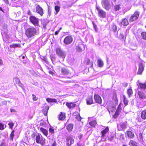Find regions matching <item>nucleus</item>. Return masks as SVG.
<instances>
[{
    "mask_svg": "<svg viewBox=\"0 0 146 146\" xmlns=\"http://www.w3.org/2000/svg\"><path fill=\"white\" fill-rule=\"evenodd\" d=\"M36 30L33 27L28 28L26 31L25 34L27 37L30 38L34 36L36 34Z\"/></svg>",
    "mask_w": 146,
    "mask_h": 146,
    "instance_id": "1",
    "label": "nucleus"
},
{
    "mask_svg": "<svg viewBox=\"0 0 146 146\" xmlns=\"http://www.w3.org/2000/svg\"><path fill=\"white\" fill-rule=\"evenodd\" d=\"M71 71H73V70L70 68H62L61 69V72L63 75H70L72 77V74Z\"/></svg>",
    "mask_w": 146,
    "mask_h": 146,
    "instance_id": "2",
    "label": "nucleus"
},
{
    "mask_svg": "<svg viewBox=\"0 0 146 146\" xmlns=\"http://www.w3.org/2000/svg\"><path fill=\"white\" fill-rule=\"evenodd\" d=\"M36 141L37 143H40L42 145L45 144V139L41 135L38 134L36 136Z\"/></svg>",
    "mask_w": 146,
    "mask_h": 146,
    "instance_id": "3",
    "label": "nucleus"
},
{
    "mask_svg": "<svg viewBox=\"0 0 146 146\" xmlns=\"http://www.w3.org/2000/svg\"><path fill=\"white\" fill-rule=\"evenodd\" d=\"M29 20L35 26L39 25V19L34 16H31L29 17Z\"/></svg>",
    "mask_w": 146,
    "mask_h": 146,
    "instance_id": "4",
    "label": "nucleus"
},
{
    "mask_svg": "<svg viewBox=\"0 0 146 146\" xmlns=\"http://www.w3.org/2000/svg\"><path fill=\"white\" fill-rule=\"evenodd\" d=\"M73 40L72 37L71 35L66 36L64 39L63 42L66 45H69L71 43Z\"/></svg>",
    "mask_w": 146,
    "mask_h": 146,
    "instance_id": "5",
    "label": "nucleus"
},
{
    "mask_svg": "<svg viewBox=\"0 0 146 146\" xmlns=\"http://www.w3.org/2000/svg\"><path fill=\"white\" fill-rule=\"evenodd\" d=\"M96 9L98 12L99 16L102 18H104L106 17V14L104 11L100 8L96 6Z\"/></svg>",
    "mask_w": 146,
    "mask_h": 146,
    "instance_id": "6",
    "label": "nucleus"
},
{
    "mask_svg": "<svg viewBox=\"0 0 146 146\" xmlns=\"http://www.w3.org/2000/svg\"><path fill=\"white\" fill-rule=\"evenodd\" d=\"M139 15V13L138 11L135 12L130 17L129 21L133 22L137 19Z\"/></svg>",
    "mask_w": 146,
    "mask_h": 146,
    "instance_id": "7",
    "label": "nucleus"
},
{
    "mask_svg": "<svg viewBox=\"0 0 146 146\" xmlns=\"http://www.w3.org/2000/svg\"><path fill=\"white\" fill-rule=\"evenodd\" d=\"M36 10L37 13L39 14L40 16H42L44 14L43 10L39 5H37L36 6Z\"/></svg>",
    "mask_w": 146,
    "mask_h": 146,
    "instance_id": "8",
    "label": "nucleus"
},
{
    "mask_svg": "<svg viewBox=\"0 0 146 146\" xmlns=\"http://www.w3.org/2000/svg\"><path fill=\"white\" fill-rule=\"evenodd\" d=\"M56 52L57 54L59 56L63 58H65V54L64 53L60 48H58L56 49Z\"/></svg>",
    "mask_w": 146,
    "mask_h": 146,
    "instance_id": "9",
    "label": "nucleus"
},
{
    "mask_svg": "<svg viewBox=\"0 0 146 146\" xmlns=\"http://www.w3.org/2000/svg\"><path fill=\"white\" fill-rule=\"evenodd\" d=\"M102 4L103 7L105 8L106 10H108L109 9V4L108 0H102Z\"/></svg>",
    "mask_w": 146,
    "mask_h": 146,
    "instance_id": "10",
    "label": "nucleus"
},
{
    "mask_svg": "<svg viewBox=\"0 0 146 146\" xmlns=\"http://www.w3.org/2000/svg\"><path fill=\"white\" fill-rule=\"evenodd\" d=\"M66 146H70L74 142V139L71 137H68L66 139Z\"/></svg>",
    "mask_w": 146,
    "mask_h": 146,
    "instance_id": "11",
    "label": "nucleus"
},
{
    "mask_svg": "<svg viewBox=\"0 0 146 146\" xmlns=\"http://www.w3.org/2000/svg\"><path fill=\"white\" fill-rule=\"evenodd\" d=\"M94 99L97 103L101 104L102 102V100L101 97L98 95L95 94L94 96Z\"/></svg>",
    "mask_w": 146,
    "mask_h": 146,
    "instance_id": "12",
    "label": "nucleus"
},
{
    "mask_svg": "<svg viewBox=\"0 0 146 146\" xmlns=\"http://www.w3.org/2000/svg\"><path fill=\"white\" fill-rule=\"evenodd\" d=\"M144 69L143 65L142 63H140L139 64V67L137 74H141Z\"/></svg>",
    "mask_w": 146,
    "mask_h": 146,
    "instance_id": "13",
    "label": "nucleus"
},
{
    "mask_svg": "<svg viewBox=\"0 0 146 146\" xmlns=\"http://www.w3.org/2000/svg\"><path fill=\"white\" fill-rule=\"evenodd\" d=\"M138 94L139 98L141 99H144L146 98V96L144 93L141 91H139L138 92Z\"/></svg>",
    "mask_w": 146,
    "mask_h": 146,
    "instance_id": "14",
    "label": "nucleus"
},
{
    "mask_svg": "<svg viewBox=\"0 0 146 146\" xmlns=\"http://www.w3.org/2000/svg\"><path fill=\"white\" fill-rule=\"evenodd\" d=\"M146 82L144 84L140 83L139 81L137 82V84L141 89H145L146 88Z\"/></svg>",
    "mask_w": 146,
    "mask_h": 146,
    "instance_id": "15",
    "label": "nucleus"
},
{
    "mask_svg": "<svg viewBox=\"0 0 146 146\" xmlns=\"http://www.w3.org/2000/svg\"><path fill=\"white\" fill-rule=\"evenodd\" d=\"M87 104L88 105H90L93 103V100L92 96H89L86 100Z\"/></svg>",
    "mask_w": 146,
    "mask_h": 146,
    "instance_id": "16",
    "label": "nucleus"
},
{
    "mask_svg": "<svg viewBox=\"0 0 146 146\" xmlns=\"http://www.w3.org/2000/svg\"><path fill=\"white\" fill-rule=\"evenodd\" d=\"M121 110V104H120L118 106V107L115 112L114 116H118L120 113Z\"/></svg>",
    "mask_w": 146,
    "mask_h": 146,
    "instance_id": "17",
    "label": "nucleus"
},
{
    "mask_svg": "<svg viewBox=\"0 0 146 146\" xmlns=\"http://www.w3.org/2000/svg\"><path fill=\"white\" fill-rule=\"evenodd\" d=\"M126 121L120 123V126L121 128V130H125L127 128V126L126 125Z\"/></svg>",
    "mask_w": 146,
    "mask_h": 146,
    "instance_id": "18",
    "label": "nucleus"
},
{
    "mask_svg": "<svg viewBox=\"0 0 146 146\" xmlns=\"http://www.w3.org/2000/svg\"><path fill=\"white\" fill-rule=\"evenodd\" d=\"M13 81L17 84H18L20 86L22 87V84L21 83L19 79L18 78L16 77L14 78L13 79Z\"/></svg>",
    "mask_w": 146,
    "mask_h": 146,
    "instance_id": "19",
    "label": "nucleus"
},
{
    "mask_svg": "<svg viewBox=\"0 0 146 146\" xmlns=\"http://www.w3.org/2000/svg\"><path fill=\"white\" fill-rule=\"evenodd\" d=\"M109 131V129L108 127H107L106 128L101 132V133L102 137L105 136L106 134Z\"/></svg>",
    "mask_w": 146,
    "mask_h": 146,
    "instance_id": "20",
    "label": "nucleus"
},
{
    "mask_svg": "<svg viewBox=\"0 0 146 146\" xmlns=\"http://www.w3.org/2000/svg\"><path fill=\"white\" fill-rule=\"evenodd\" d=\"M66 105L68 108L70 109L75 107L76 104L74 103L67 102Z\"/></svg>",
    "mask_w": 146,
    "mask_h": 146,
    "instance_id": "21",
    "label": "nucleus"
},
{
    "mask_svg": "<svg viewBox=\"0 0 146 146\" xmlns=\"http://www.w3.org/2000/svg\"><path fill=\"white\" fill-rule=\"evenodd\" d=\"M124 32H122L121 33L119 36V38L120 39L123 40L124 39H125L126 37V34L124 35Z\"/></svg>",
    "mask_w": 146,
    "mask_h": 146,
    "instance_id": "22",
    "label": "nucleus"
},
{
    "mask_svg": "<svg viewBox=\"0 0 146 146\" xmlns=\"http://www.w3.org/2000/svg\"><path fill=\"white\" fill-rule=\"evenodd\" d=\"M40 130L43 134L46 136H47L48 135V131L47 130L42 127H41L40 128Z\"/></svg>",
    "mask_w": 146,
    "mask_h": 146,
    "instance_id": "23",
    "label": "nucleus"
},
{
    "mask_svg": "<svg viewBox=\"0 0 146 146\" xmlns=\"http://www.w3.org/2000/svg\"><path fill=\"white\" fill-rule=\"evenodd\" d=\"M127 135L128 137L132 138L134 137V134L130 131H128L127 132Z\"/></svg>",
    "mask_w": 146,
    "mask_h": 146,
    "instance_id": "24",
    "label": "nucleus"
},
{
    "mask_svg": "<svg viewBox=\"0 0 146 146\" xmlns=\"http://www.w3.org/2000/svg\"><path fill=\"white\" fill-rule=\"evenodd\" d=\"M49 109V107L48 106H45L43 110V112L44 115L46 116L47 115V112Z\"/></svg>",
    "mask_w": 146,
    "mask_h": 146,
    "instance_id": "25",
    "label": "nucleus"
},
{
    "mask_svg": "<svg viewBox=\"0 0 146 146\" xmlns=\"http://www.w3.org/2000/svg\"><path fill=\"white\" fill-rule=\"evenodd\" d=\"M98 66L99 67H102L104 65L103 61L101 59H98L97 60Z\"/></svg>",
    "mask_w": 146,
    "mask_h": 146,
    "instance_id": "26",
    "label": "nucleus"
},
{
    "mask_svg": "<svg viewBox=\"0 0 146 146\" xmlns=\"http://www.w3.org/2000/svg\"><path fill=\"white\" fill-rule=\"evenodd\" d=\"M10 48H20L21 47V45L19 44H13L10 45Z\"/></svg>",
    "mask_w": 146,
    "mask_h": 146,
    "instance_id": "27",
    "label": "nucleus"
},
{
    "mask_svg": "<svg viewBox=\"0 0 146 146\" xmlns=\"http://www.w3.org/2000/svg\"><path fill=\"white\" fill-rule=\"evenodd\" d=\"M73 127V125L72 124H69L66 127V128L69 131H72Z\"/></svg>",
    "mask_w": 146,
    "mask_h": 146,
    "instance_id": "28",
    "label": "nucleus"
},
{
    "mask_svg": "<svg viewBox=\"0 0 146 146\" xmlns=\"http://www.w3.org/2000/svg\"><path fill=\"white\" fill-rule=\"evenodd\" d=\"M121 23L123 25L125 26H127L129 24L128 21L126 18L123 19Z\"/></svg>",
    "mask_w": 146,
    "mask_h": 146,
    "instance_id": "29",
    "label": "nucleus"
},
{
    "mask_svg": "<svg viewBox=\"0 0 146 146\" xmlns=\"http://www.w3.org/2000/svg\"><path fill=\"white\" fill-rule=\"evenodd\" d=\"M84 45L82 44L76 47V49L78 52H81L82 51V47H83Z\"/></svg>",
    "mask_w": 146,
    "mask_h": 146,
    "instance_id": "30",
    "label": "nucleus"
},
{
    "mask_svg": "<svg viewBox=\"0 0 146 146\" xmlns=\"http://www.w3.org/2000/svg\"><path fill=\"white\" fill-rule=\"evenodd\" d=\"M65 118V115L64 114L62 113V112L59 115L58 119L59 120H62L64 119Z\"/></svg>",
    "mask_w": 146,
    "mask_h": 146,
    "instance_id": "31",
    "label": "nucleus"
},
{
    "mask_svg": "<svg viewBox=\"0 0 146 146\" xmlns=\"http://www.w3.org/2000/svg\"><path fill=\"white\" fill-rule=\"evenodd\" d=\"M129 145L131 146H137V143L135 141L131 140L129 143Z\"/></svg>",
    "mask_w": 146,
    "mask_h": 146,
    "instance_id": "32",
    "label": "nucleus"
},
{
    "mask_svg": "<svg viewBox=\"0 0 146 146\" xmlns=\"http://www.w3.org/2000/svg\"><path fill=\"white\" fill-rule=\"evenodd\" d=\"M46 101L48 102H56V100L55 99H52L48 98L46 99Z\"/></svg>",
    "mask_w": 146,
    "mask_h": 146,
    "instance_id": "33",
    "label": "nucleus"
},
{
    "mask_svg": "<svg viewBox=\"0 0 146 146\" xmlns=\"http://www.w3.org/2000/svg\"><path fill=\"white\" fill-rule=\"evenodd\" d=\"M138 139L141 142L143 141V134L141 133H139L137 136Z\"/></svg>",
    "mask_w": 146,
    "mask_h": 146,
    "instance_id": "34",
    "label": "nucleus"
},
{
    "mask_svg": "<svg viewBox=\"0 0 146 146\" xmlns=\"http://www.w3.org/2000/svg\"><path fill=\"white\" fill-rule=\"evenodd\" d=\"M141 117L143 119H145L146 118V111H143L141 113Z\"/></svg>",
    "mask_w": 146,
    "mask_h": 146,
    "instance_id": "35",
    "label": "nucleus"
},
{
    "mask_svg": "<svg viewBox=\"0 0 146 146\" xmlns=\"http://www.w3.org/2000/svg\"><path fill=\"white\" fill-rule=\"evenodd\" d=\"M141 36L143 39L146 40V32H142L141 33Z\"/></svg>",
    "mask_w": 146,
    "mask_h": 146,
    "instance_id": "36",
    "label": "nucleus"
},
{
    "mask_svg": "<svg viewBox=\"0 0 146 146\" xmlns=\"http://www.w3.org/2000/svg\"><path fill=\"white\" fill-rule=\"evenodd\" d=\"M54 9L56 11V12L54 13V14H57L59 11L60 7L56 5L55 6Z\"/></svg>",
    "mask_w": 146,
    "mask_h": 146,
    "instance_id": "37",
    "label": "nucleus"
},
{
    "mask_svg": "<svg viewBox=\"0 0 146 146\" xmlns=\"http://www.w3.org/2000/svg\"><path fill=\"white\" fill-rule=\"evenodd\" d=\"M89 124L92 127H95L96 124V121H93L89 123Z\"/></svg>",
    "mask_w": 146,
    "mask_h": 146,
    "instance_id": "38",
    "label": "nucleus"
},
{
    "mask_svg": "<svg viewBox=\"0 0 146 146\" xmlns=\"http://www.w3.org/2000/svg\"><path fill=\"white\" fill-rule=\"evenodd\" d=\"M127 93L129 96L133 93L132 90L131 89L129 88L127 90Z\"/></svg>",
    "mask_w": 146,
    "mask_h": 146,
    "instance_id": "39",
    "label": "nucleus"
},
{
    "mask_svg": "<svg viewBox=\"0 0 146 146\" xmlns=\"http://www.w3.org/2000/svg\"><path fill=\"white\" fill-rule=\"evenodd\" d=\"M120 5H115L114 7L115 10L116 11L119 10L120 8Z\"/></svg>",
    "mask_w": 146,
    "mask_h": 146,
    "instance_id": "40",
    "label": "nucleus"
},
{
    "mask_svg": "<svg viewBox=\"0 0 146 146\" xmlns=\"http://www.w3.org/2000/svg\"><path fill=\"white\" fill-rule=\"evenodd\" d=\"M86 63L87 65L90 64V67H92L93 66L92 62H90L89 60H87V62Z\"/></svg>",
    "mask_w": 146,
    "mask_h": 146,
    "instance_id": "41",
    "label": "nucleus"
},
{
    "mask_svg": "<svg viewBox=\"0 0 146 146\" xmlns=\"http://www.w3.org/2000/svg\"><path fill=\"white\" fill-rule=\"evenodd\" d=\"M117 28L115 25H113L112 26V30L114 32H115L116 31Z\"/></svg>",
    "mask_w": 146,
    "mask_h": 146,
    "instance_id": "42",
    "label": "nucleus"
},
{
    "mask_svg": "<svg viewBox=\"0 0 146 146\" xmlns=\"http://www.w3.org/2000/svg\"><path fill=\"white\" fill-rule=\"evenodd\" d=\"M124 103L125 106L127 105L128 103V101L127 100V99L125 97H124Z\"/></svg>",
    "mask_w": 146,
    "mask_h": 146,
    "instance_id": "43",
    "label": "nucleus"
},
{
    "mask_svg": "<svg viewBox=\"0 0 146 146\" xmlns=\"http://www.w3.org/2000/svg\"><path fill=\"white\" fill-rule=\"evenodd\" d=\"M124 135L122 134H120L119 135V139L120 140H122L124 139Z\"/></svg>",
    "mask_w": 146,
    "mask_h": 146,
    "instance_id": "44",
    "label": "nucleus"
},
{
    "mask_svg": "<svg viewBox=\"0 0 146 146\" xmlns=\"http://www.w3.org/2000/svg\"><path fill=\"white\" fill-rule=\"evenodd\" d=\"M8 125H9L10 128L12 129V128L14 126L13 123L12 122H10L9 123Z\"/></svg>",
    "mask_w": 146,
    "mask_h": 146,
    "instance_id": "45",
    "label": "nucleus"
},
{
    "mask_svg": "<svg viewBox=\"0 0 146 146\" xmlns=\"http://www.w3.org/2000/svg\"><path fill=\"white\" fill-rule=\"evenodd\" d=\"M14 131H13L10 135V138L12 140L13 139V137L14 136Z\"/></svg>",
    "mask_w": 146,
    "mask_h": 146,
    "instance_id": "46",
    "label": "nucleus"
},
{
    "mask_svg": "<svg viewBox=\"0 0 146 146\" xmlns=\"http://www.w3.org/2000/svg\"><path fill=\"white\" fill-rule=\"evenodd\" d=\"M4 129V125L2 123H0V130H3Z\"/></svg>",
    "mask_w": 146,
    "mask_h": 146,
    "instance_id": "47",
    "label": "nucleus"
},
{
    "mask_svg": "<svg viewBox=\"0 0 146 146\" xmlns=\"http://www.w3.org/2000/svg\"><path fill=\"white\" fill-rule=\"evenodd\" d=\"M76 118L79 121H81V117L79 114V115L76 116Z\"/></svg>",
    "mask_w": 146,
    "mask_h": 146,
    "instance_id": "48",
    "label": "nucleus"
},
{
    "mask_svg": "<svg viewBox=\"0 0 146 146\" xmlns=\"http://www.w3.org/2000/svg\"><path fill=\"white\" fill-rule=\"evenodd\" d=\"M49 131L51 133H53L54 132V129L51 127L49 128Z\"/></svg>",
    "mask_w": 146,
    "mask_h": 146,
    "instance_id": "49",
    "label": "nucleus"
},
{
    "mask_svg": "<svg viewBox=\"0 0 146 146\" xmlns=\"http://www.w3.org/2000/svg\"><path fill=\"white\" fill-rule=\"evenodd\" d=\"M33 100L35 101H36L37 100V98H36V96L34 94H33Z\"/></svg>",
    "mask_w": 146,
    "mask_h": 146,
    "instance_id": "50",
    "label": "nucleus"
},
{
    "mask_svg": "<svg viewBox=\"0 0 146 146\" xmlns=\"http://www.w3.org/2000/svg\"><path fill=\"white\" fill-rule=\"evenodd\" d=\"M51 15V10L49 9L48 10V16L49 17Z\"/></svg>",
    "mask_w": 146,
    "mask_h": 146,
    "instance_id": "51",
    "label": "nucleus"
},
{
    "mask_svg": "<svg viewBox=\"0 0 146 146\" xmlns=\"http://www.w3.org/2000/svg\"><path fill=\"white\" fill-rule=\"evenodd\" d=\"M10 111L11 112H16V111L14 109H11Z\"/></svg>",
    "mask_w": 146,
    "mask_h": 146,
    "instance_id": "52",
    "label": "nucleus"
},
{
    "mask_svg": "<svg viewBox=\"0 0 146 146\" xmlns=\"http://www.w3.org/2000/svg\"><path fill=\"white\" fill-rule=\"evenodd\" d=\"M4 2H5V3L6 4H8L9 3V1H8V0H3Z\"/></svg>",
    "mask_w": 146,
    "mask_h": 146,
    "instance_id": "53",
    "label": "nucleus"
},
{
    "mask_svg": "<svg viewBox=\"0 0 146 146\" xmlns=\"http://www.w3.org/2000/svg\"><path fill=\"white\" fill-rule=\"evenodd\" d=\"M59 31H56L55 33V35H57Z\"/></svg>",
    "mask_w": 146,
    "mask_h": 146,
    "instance_id": "54",
    "label": "nucleus"
},
{
    "mask_svg": "<svg viewBox=\"0 0 146 146\" xmlns=\"http://www.w3.org/2000/svg\"><path fill=\"white\" fill-rule=\"evenodd\" d=\"M3 61L1 59H0V64H3Z\"/></svg>",
    "mask_w": 146,
    "mask_h": 146,
    "instance_id": "55",
    "label": "nucleus"
},
{
    "mask_svg": "<svg viewBox=\"0 0 146 146\" xmlns=\"http://www.w3.org/2000/svg\"><path fill=\"white\" fill-rule=\"evenodd\" d=\"M0 11H2L3 12H4V11L0 7Z\"/></svg>",
    "mask_w": 146,
    "mask_h": 146,
    "instance_id": "56",
    "label": "nucleus"
},
{
    "mask_svg": "<svg viewBox=\"0 0 146 146\" xmlns=\"http://www.w3.org/2000/svg\"><path fill=\"white\" fill-rule=\"evenodd\" d=\"M113 139V137H111V138H109V139L110 141H112Z\"/></svg>",
    "mask_w": 146,
    "mask_h": 146,
    "instance_id": "57",
    "label": "nucleus"
},
{
    "mask_svg": "<svg viewBox=\"0 0 146 146\" xmlns=\"http://www.w3.org/2000/svg\"><path fill=\"white\" fill-rule=\"evenodd\" d=\"M0 146H4V143H2L0 145Z\"/></svg>",
    "mask_w": 146,
    "mask_h": 146,
    "instance_id": "58",
    "label": "nucleus"
},
{
    "mask_svg": "<svg viewBox=\"0 0 146 146\" xmlns=\"http://www.w3.org/2000/svg\"><path fill=\"white\" fill-rule=\"evenodd\" d=\"M115 98H116V99H115V102H117V101H118V100H117V98H116V96H115Z\"/></svg>",
    "mask_w": 146,
    "mask_h": 146,
    "instance_id": "59",
    "label": "nucleus"
},
{
    "mask_svg": "<svg viewBox=\"0 0 146 146\" xmlns=\"http://www.w3.org/2000/svg\"><path fill=\"white\" fill-rule=\"evenodd\" d=\"M76 146H83V145H79L78 144H77V145Z\"/></svg>",
    "mask_w": 146,
    "mask_h": 146,
    "instance_id": "60",
    "label": "nucleus"
},
{
    "mask_svg": "<svg viewBox=\"0 0 146 146\" xmlns=\"http://www.w3.org/2000/svg\"><path fill=\"white\" fill-rule=\"evenodd\" d=\"M52 146H56V145H55V144H54V143H53V144L52 145Z\"/></svg>",
    "mask_w": 146,
    "mask_h": 146,
    "instance_id": "61",
    "label": "nucleus"
},
{
    "mask_svg": "<svg viewBox=\"0 0 146 146\" xmlns=\"http://www.w3.org/2000/svg\"><path fill=\"white\" fill-rule=\"evenodd\" d=\"M127 86V84L126 83L125 84V86L126 87Z\"/></svg>",
    "mask_w": 146,
    "mask_h": 146,
    "instance_id": "62",
    "label": "nucleus"
},
{
    "mask_svg": "<svg viewBox=\"0 0 146 146\" xmlns=\"http://www.w3.org/2000/svg\"><path fill=\"white\" fill-rule=\"evenodd\" d=\"M4 102L5 103H6V101H4Z\"/></svg>",
    "mask_w": 146,
    "mask_h": 146,
    "instance_id": "63",
    "label": "nucleus"
},
{
    "mask_svg": "<svg viewBox=\"0 0 146 146\" xmlns=\"http://www.w3.org/2000/svg\"><path fill=\"white\" fill-rule=\"evenodd\" d=\"M145 28H146V26H145Z\"/></svg>",
    "mask_w": 146,
    "mask_h": 146,
    "instance_id": "64",
    "label": "nucleus"
}]
</instances>
